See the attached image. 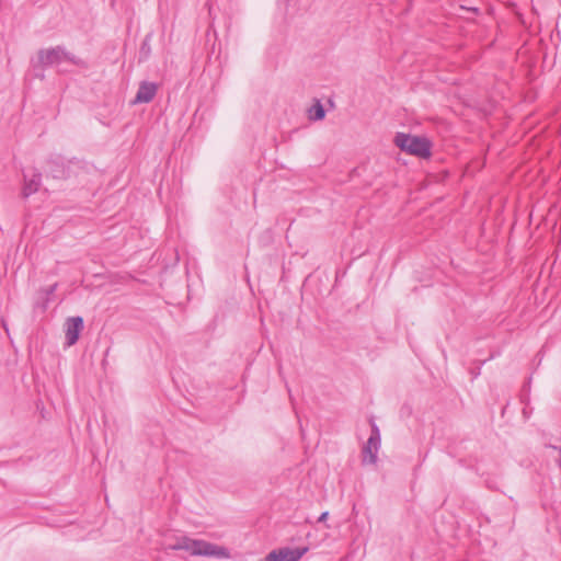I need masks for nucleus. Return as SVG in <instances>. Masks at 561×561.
I'll list each match as a JSON object with an SVG mask.
<instances>
[{
  "label": "nucleus",
  "mask_w": 561,
  "mask_h": 561,
  "mask_svg": "<svg viewBox=\"0 0 561 561\" xmlns=\"http://www.w3.org/2000/svg\"><path fill=\"white\" fill-rule=\"evenodd\" d=\"M158 91V84L154 82L142 81L139 84L136 96L133 101L134 104L149 103L153 100Z\"/></svg>",
  "instance_id": "0eeeda50"
},
{
  "label": "nucleus",
  "mask_w": 561,
  "mask_h": 561,
  "mask_svg": "<svg viewBox=\"0 0 561 561\" xmlns=\"http://www.w3.org/2000/svg\"><path fill=\"white\" fill-rule=\"evenodd\" d=\"M57 288V284H53L46 288H42L38 290L39 299H46L49 300V297L55 293Z\"/></svg>",
  "instance_id": "ddd939ff"
},
{
  "label": "nucleus",
  "mask_w": 561,
  "mask_h": 561,
  "mask_svg": "<svg viewBox=\"0 0 561 561\" xmlns=\"http://www.w3.org/2000/svg\"><path fill=\"white\" fill-rule=\"evenodd\" d=\"M65 62H70L77 66L84 65L82 59L67 51L62 46L41 49L37 53V65L43 68L57 67L59 72H66L67 69L62 67Z\"/></svg>",
  "instance_id": "f03ea898"
},
{
  "label": "nucleus",
  "mask_w": 561,
  "mask_h": 561,
  "mask_svg": "<svg viewBox=\"0 0 561 561\" xmlns=\"http://www.w3.org/2000/svg\"><path fill=\"white\" fill-rule=\"evenodd\" d=\"M325 116V111L320 101H317L309 110V118L312 121H321Z\"/></svg>",
  "instance_id": "9d476101"
},
{
  "label": "nucleus",
  "mask_w": 561,
  "mask_h": 561,
  "mask_svg": "<svg viewBox=\"0 0 561 561\" xmlns=\"http://www.w3.org/2000/svg\"><path fill=\"white\" fill-rule=\"evenodd\" d=\"M167 549L185 550L192 556L215 557L219 559L229 558V552L226 548L205 540L192 539L186 536L176 538L173 543L167 546Z\"/></svg>",
  "instance_id": "f257e3e1"
},
{
  "label": "nucleus",
  "mask_w": 561,
  "mask_h": 561,
  "mask_svg": "<svg viewBox=\"0 0 561 561\" xmlns=\"http://www.w3.org/2000/svg\"><path fill=\"white\" fill-rule=\"evenodd\" d=\"M66 343L68 346L75 345L83 329V318L80 316L70 317L66 320Z\"/></svg>",
  "instance_id": "423d86ee"
},
{
  "label": "nucleus",
  "mask_w": 561,
  "mask_h": 561,
  "mask_svg": "<svg viewBox=\"0 0 561 561\" xmlns=\"http://www.w3.org/2000/svg\"><path fill=\"white\" fill-rule=\"evenodd\" d=\"M380 432L375 423H371V432L367 443L364 445L362 455L363 463L375 465L377 462V454L380 448Z\"/></svg>",
  "instance_id": "20e7f679"
},
{
  "label": "nucleus",
  "mask_w": 561,
  "mask_h": 561,
  "mask_svg": "<svg viewBox=\"0 0 561 561\" xmlns=\"http://www.w3.org/2000/svg\"><path fill=\"white\" fill-rule=\"evenodd\" d=\"M307 551L308 547H284L268 552L265 561H299Z\"/></svg>",
  "instance_id": "39448f33"
},
{
  "label": "nucleus",
  "mask_w": 561,
  "mask_h": 561,
  "mask_svg": "<svg viewBox=\"0 0 561 561\" xmlns=\"http://www.w3.org/2000/svg\"><path fill=\"white\" fill-rule=\"evenodd\" d=\"M549 457L559 466L561 469V449L556 446H549Z\"/></svg>",
  "instance_id": "f8f14e48"
},
{
  "label": "nucleus",
  "mask_w": 561,
  "mask_h": 561,
  "mask_svg": "<svg viewBox=\"0 0 561 561\" xmlns=\"http://www.w3.org/2000/svg\"><path fill=\"white\" fill-rule=\"evenodd\" d=\"M41 180V173H34L31 179H27L26 174H24V185L22 190V195L24 198L31 196L39 190Z\"/></svg>",
  "instance_id": "6e6552de"
},
{
  "label": "nucleus",
  "mask_w": 561,
  "mask_h": 561,
  "mask_svg": "<svg viewBox=\"0 0 561 561\" xmlns=\"http://www.w3.org/2000/svg\"><path fill=\"white\" fill-rule=\"evenodd\" d=\"M152 33H148L139 48V62L146 61L151 55Z\"/></svg>",
  "instance_id": "1a4fd4ad"
},
{
  "label": "nucleus",
  "mask_w": 561,
  "mask_h": 561,
  "mask_svg": "<svg viewBox=\"0 0 561 561\" xmlns=\"http://www.w3.org/2000/svg\"><path fill=\"white\" fill-rule=\"evenodd\" d=\"M49 300L39 299V294L37 293L36 299L34 301V311L44 313L48 308Z\"/></svg>",
  "instance_id": "9b49d317"
},
{
  "label": "nucleus",
  "mask_w": 561,
  "mask_h": 561,
  "mask_svg": "<svg viewBox=\"0 0 561 561\" xmlns=\"http://www.w3.org/2000/svg\"><path fill=\"white\" fill-rule=\"evenodd\" d=\"M394 144L402 151L419 158H428L431 156V142L424 137L398 133L394 137Z\"/></svg>",
  "instance_id": "7ed1b4c3"
},
{
  "label": "nucleus",
  "mask_w": 561,
  "mask_h": 561,
  "mask_svg": "<svg viewBox=\"0 0 561 561\" xmlns=\"http://www.w3.org/2000/svg\"><path fill=\"white\" fill-rule=\"evenodd\" d=\"M328 515H329V513H328V512H323V513L319 516L318 522H319V523H323V522L328 518Z\"/></svg>",
  "instance_id": "4468645a"
}]
</instances>
